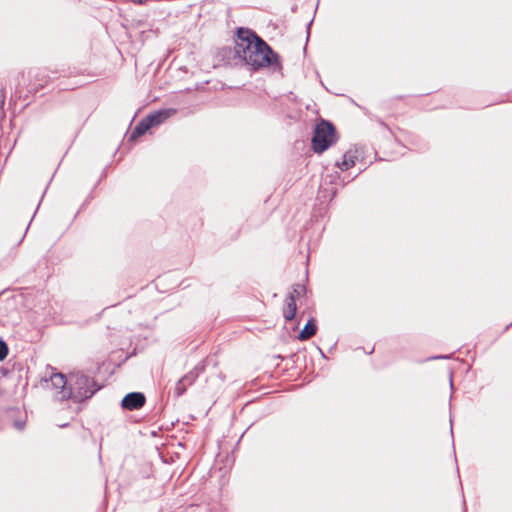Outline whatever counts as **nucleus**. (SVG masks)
<instances>
[{
  "label": "nucleus",
  "instance_id": "f257e3e1",
  "mask_svg": "<svg viewBox=\"0 0 512 512\" xmlns=\"http://www.w3.org/2000/svg\"><path fill=\"white\" fill-rule=\"evenodd\" d=\"M235 55L253 70L274 67L281 70L279 55L253 30L238 28L235 40Z\"/></svg>",
  "mask_w": 512,
  "mask_h": 512
},
{
  "label": "nucleus",
  "instance_id": "f03ea898",
  "mask_svg": "<svg viewBox=\"0 0 512 512\" xmlns=\"http://www.w3.org/2000/svg\"><path fill=\"white\" fill-rule=\"evenodd\" d=\"M50 381L60 395V400H71L74 403L86 402L102 388L94 376L80 370L70 372L68 375L52 373Z\"/></svg>",
  "mask_w": 512,
  "mask_h": 512
},
{
  "label": "nucleus",
  "instance_id": "7ed1b4c3",
  "mask_svg": "<svg viewBox=\"0 0 512 512\" xmlns=\"http://www.w3.org/2000/svg\"><path fill=\"white\" fill-rule=\"evenodd\" d=\"M337 141V132L334 125L326 120L321 119L315 125L313 136L311 139L312 150L321 154Z\"/></svg>",
  "mask_w": 512,
  "mask_h": 512
},
{
  "label": "nucleus",
  "instance_id": "20e7f679",
  "mask_svg": "<svg viewBox=\"0 0 512 512\" xmlns=\"http://www.w3.org/2000/svg\"><path fill=\"white\" fill-rule=\"evenodd\" d=\"M201 370L202 369L196 366L187 372L184 376H182L175 384L174 396L180 397L184 395L187 389L196 382L201 373Z\"/></svg>",
  "mask_w": 512,
  "mask_h": 512
},
{
  "label": "nucleus",
  "instance_id": "39448f33",
  "mask_svg": "<svg viewBox=\"0 0 512 512\" xmlns=\"http://www.w3.org/2000/svg\"><path fill=\"white\" fill-rule=\"evenodd\" d=\"M146 402L145 395L141 392H131L124 396L121 405L124 409L134 411L142 408Z\"/></svg>",
  "mask_w": 512,
  "mask_h": 512
},
{
  "label": "nucleus",
  "instance_id": "423d86ee",
  "mask_svg": "<svg viewBox=\"0 0 512 512\" xmlns=\"http://www.w3.org/2000/svg\"><path fill=\"white\" fill-rule=\"evenodd\" d=\"M176 114V109L169 108V109H162L155 111L149 115L146 116L147 121L150 122L152 127L160 125L165 120H167L169 117Z\"/></svg>",
  "mask_w": 512,
  "mask_h": 512
},
{
  "label": "nucleus",
  "instance_id": "0eeeda50",
  "mask_svg": "<svg viewBox=\"0 0 512 512\" xmlns=\"http://www.w3.org/2000/svg\"><path fill=\"white\" fill-rule=\"evenodd\" d=\"M297 312V305L294 294H289L285 301V307L283 309V316L286 321H291L295 318Z\"/></svg>",
  "mask_w": 512,
  "mask_h": 512
},
{
  "label": "nucleus",
  "instance_id": "6e6552de",
  "mask_svg": "<svg viewBox=\"0 0 512 512\" xmlns=\"http://www.w3.org/2000/svg\"><path fill=\"white\" fill-rule=\"evenodd\" d=\"M317 332V325L314 318H310L304 328L299 333L298 339L305 341L312 338Z\"/></svg>",
  "mask_w": 512,
  "mask_h": 512
},
{
  "label": "nucleus",
  "instance_id": "1a4fd4ad",
  "mask_svg": "<svg viewBox=\"0 0 512 512\" xmlns=\"http://www.w3.org/2000/svg\"><path fill=\"white\" fill-rule=\"evenodd\" d=\"M150 128H152V125L149 121H147V118L145 117L133 129L130 135V140H135L137 137L145 134L146 131H148Z\"/></svg>",
  "mask_w": 512,
  "mask_h": 512
},
{
  "label": "nucleus",
  "instance_id": "9d476101",
  "mask_svg": "<svg viewBox=\"0 0 512 512\" xmlns=\"http://www.w3.org/2000/svg\"><path fill=\"white\" fill-rule=\"evenodd\" d=\"M336 165L342 170L346 171L352 168L355 165V157L351 154V152H346L343 155L342 161L337 162Z\"/></svg>",
  "mask_w": 512,
  "mask_h": 512
},
{
  "label": "nucleus",
  "instance_id": "9b49d317",
  "mask_svg": "<svg viewBox=\"0 0 512 512\" xmlns=\"http://www.w3.org/2000/svg\"><path fill=\"white\" fill-rule=\"evenodd\" d=\"M8 354L7 344L0 338V361L4 360Z\"/></svg>",
  "mask_w": 512,
  "mask_h": 512
},
{
  "label": "nucleus",
  "instance_id": "f8f14e48",
  "mask_svg": "<svg viewBox=\"0 0 512 512\" xmlns=\"http://www.w3.org/2000/svg\"><path fill=\"white\" fill-rule=\"evenodd\" d=\"M305 291V287L304 286H301V285H297L294 289H293V292H291L290 294H294V296L298 297L300 296L301 292Z\"/></svg>",
  "mask_w": 512,
  "mask_h": 512
},
{
  "label": "nucleus",
  "instance_id": "ddd939ff",
  "mask_svg": "<svg viewBox=\"0 0 512 512\" xmlns=\"http://www.w3.org/2000/svg\"><path fill=\"white\" fill-rule=\"evenodd\" d=\"M5 98H6V96H5L4 90L0 89V109H2L4 106Z\"/></svg>",
  "mask_w": 512,
  "mask_h": 512
},
{
  "label": "nucleus",
  "instance_id": "4468645a",
  "mask_svg": "<svg viewBox=\"0 0 512 512\" xmlns=\"http://www.w3.org/2000/svg\"><path fill=\"white\" fill-rule=\"evenodd\" d=\"M132 1L139 5L144 4L146 2V0H132Z\"/></svg>",
  "mask_w": 512,
  "mask_h": 512
}]
</instances>
